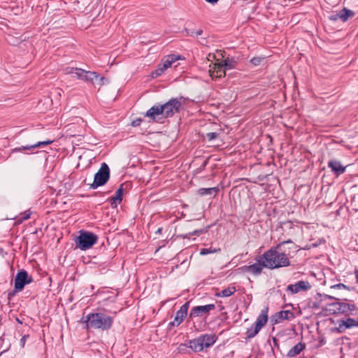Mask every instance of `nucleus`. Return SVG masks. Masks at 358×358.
<instances>
[{"mask_svg": "<svg viewBox=\"0 0 358 358\" xmlns=\"http://www.w3.org/2000/svg\"><path fill=\"white\" fill-rule=\"evenodd\" d=\"M31 214V212L30 210L24 211L17 217L16 222L20 224L23 221L28 220L30 217Z\"/></svg>", "mask_w": 358, "mask_h": 358, "instance_id": "nucleus-29", "label": "nucleus"}, {"mask_svg": "<svg viewBox=\"0 0 358 358\" xmlns=\"http://www.w3.org/2000/svg\"><path fill=\"white\" fill-rule=\"evenodd\" d=\"M187 347L191 348L193 351L197 352L203 350V348L202 345V343L199 337L190 340L188 342V344L186 345Z\"/></svg>", "mask_w": 358, "mask_h": 358, "instance_id": "nucleus-21", "label": "nucleus"}, {"mask_svg": "<svg viewBox=\"0 0 358 358\" xmlns=\"http://www.w3.org/2000/svg\"><path fill=\"white\" fill-rule=\"evenodd\" d=\"M220 249H212L211 248H202L200 250L199 253H200L201 255H208V254L220 251Z\"/></svg>", "mask_w": 358, "mask_h": 358, "instance_id": "nucleus-32", "label": "nucleus"}, {"mask_svg": "<svg viewBox=\"0 0 358 358\" xmlns=\"http://www.w3.org/2000/svg\"><path fill=\"white\" fill-rule=\"evenodd\" d=\"M265 263L261 255H259L257 259V262L253 264L244 266L242 269L244 272L251 273L254 275H259L262 273L264 268H265Z\"/></svg>", "mask_w": 358, "mask_h": 358, "instance_id": "nucleus-10", "label": "nucleus"}, {"mask_svg": "<svg viewBox=\"0 0 358 358\" xmlns=\"http://www.w3.org/2000/svg\"><path fill=\"white\" fill-rule=\"evenodd\" d=\"M29 337V334H26V335H24V336L21 338L20 343V346H21L22 348H24V346H25V343H26V341H27V338H28Z\"/></svg>", "mask_w": 358, "mask_h": 358, "instance_id": "nucleus-36", "label": "nucleus"}, {"mask_svg": "<svg viewBox=\"0 0 358 358\" xmlns=\"http://www.w3.org/2000/svg\"><path fill=\"white\" fill-rule=\"evenodd\" d=\"M110 178V169L106 163L101 164L99 171L95 173L94 181L90 185V188L95 189L104 185Z\"/></svg>", "mask_w": 358, "mask_h": 358, "instance_id": "nucleus-5", "label": "nucleus"}, {"mask_svg": "<svg viewBox=\"0 0 358 358\" xmlns=\"http://www.w3.org/2000/svg\"><path fill=\"white\" fill-rule=\"evenodd\" d=\"M33 282V278L29 275L27 271L20 269L16 274L15 278L14 292H21L26 285Z\"/></svg>", "mask_w": 358, "mask_h": 358, "instance_id": "nucleus-6", "label": "nucleus"}, {"mask_svg": "<svg viewBox=\"0 0 358 358\" xmlns=\"http://www.w3.org/2000/svg\"><path fill=\"white\" fill-rule=\"evenodd\" d=\"M268 320V308L263 309L261 313L257 317L254 325L259 329H262L267 322Z\"/></svg>", "mask_w": 358, "mask_h": 358, "instance_id": "nucleus-19", "label": "nucleus"}, {"mask_svg": "<svg viewBox=\"0 0 358 358\" xmlns=\"http://www.w3.org/2000/svg\"><path fill=\"white\" fill-rule=\"evenodd\" d=\"M313 307V308H319V305L317 303H314Z\"/></svg>", "mask_w": 358, "mask_h": 358, "instance_id": "nucleus-46", "label": "nucleus"}, {"mask_svg": "<svg viewBox=\"0 0 358 358\" xmlns=\"http://www.w3.org/2000/svg\"><path fill=\"white\" fill-rule=\"evenodd\" d=\"M355 278H356V282L358 284V269L355 270Z\"/></svg>", "mask_w": 358, "mask_h": 358, "instance_id": "nucleus-45", "label": "nucleus"}, {"mask_svg": "<svg viewBox=\"0 0 358 358\" xmlns=\"http://www.w3.org/2000/svg\"><path fill=\"white\" fill-rule=\"evenodd\" d=\"M338 19H340V11L336 14H334V15H331V16H329V20L331 21H336Z\"/></svg>", "mask_w": 358, "mask_h": 358, "instance_id": "nucleus-38", "label": "nucleus"}, {"mask_svg": "<svg viewBox=\"0 0 358 358\" xmlns=\"http://www.w3.org/2000/svg\"><path fill=\"white\" fill-rule=\"evenodd\" d=\"M306 347V345L303 343H298L294 347H292L288 352L287 356L289 357H294L299 355Z\"/></svg>", "mask_w": 358, "mask_h": 358, "instance_id": "nucleus-22", "label": "nucleus"}, {"mask_svg": "<svg viewBox=\"0 0 358 358\" xmlns=\"http://www.w3.org/2000/svg\"><path fill=\"white\" fill-rule=\"evenodd\" d=\"M199 337L201 339L203 349L212 346L217 339L215 334H203Z\"/></svg>", "mask_w": 358, "mask_h": 358, "instance_id": "nucleus-17", "label": "nucleus"}, {"mask_svg": "<svg viewBox=\"0 0 358 358\" xmlns=\"http://www.w3.org/2000/svg\"><path fill=\"white\" fill-rule=\"evenodd\" d=\"M264 59L262 57H253L250 59V62L255 66L260 64L261 62Z\"/></svg>", "mask_w": 358, "mask_h": 358, "instance_id": "nucleus-34", "label": "nucleus"}, {"mask_svg": "<svg viewBox=\"0 0 358 358\" xmlns=\"http://www.w3.org/2000/svg\"><path fill=\"white\" fill-rule=\"evenodd\" d=\"M203 230H195L193 232L190 233L191 235H199L203 233Z\"/></svg>", "mask_w": 358, "mask_h": 358, "instance_id": "nucleus-42", "label": "nucleus"}, {"mask_svg": "<svg viewBox=\"0 0 358 358\" xmlns=\"http://www.w3.org/2000/svg\"><path fill=\"white\" fill-rule=\"evenodd\" d=\"M358 327V318L346 317V318L338 320V327L336 331L338 333H343L347 329Z\"/></svg>", "mask_w": 358, "mask_h": 358, "instance_id": "nucleus-8", "label": "nucleus"}, {"mask_svg": "<svg viewBox=\"0 0 358 358\" xmlns=\"http://www.w3.org/2000/svg\"><path fill=\"white\" fill-rule=\"evenodd\" d=\"M294 318V314L291 310H281L278 312L274 315L272 316V321L274 323H279L282 320H291Z\"/></svg>", "mask_w": 358, "mask_h": 358, "instance_id": "nucleus-13", "label": "nucleus"}, {"mask_svg": "<svg viewBox=\"0 0 358 358\" xmlns=\"http://www.w3.org/2000/svg\"><path fill=\"white\" fill-rule=\"evenodd\" d=\"M331 288H334V289L344 288V289L349 290V288L345 285H344L343 283L334 285L331 286Z\"/></svg>", "mask_w": 358, "mask_h": 358, "instance_id": "nucleus-37", "label": "nucleus"}, {"mask_svg": "<svg viewBox=\"0 0 358 358\" xmlns=\"http://www.w3.org/2000/svg\"><path fill=\"white\" fill-rule=\"evenodd\" d=\"M98 241V236L95 234L81 230L80 235L76 238V247L82 250L91 248Z\"/></svg>", "mask_w": 358, "mask_h": 358, "instance_id": "nucleus-4", "label": "nucleus"}, {"mask_svg": "<svg viewBox=\"0 0 358 358\" xmlns=\"http://www.w3.org/2000/svg\"><path fill=\"white\" fill-rule=\"evenodd\" d=\"M64 71H65L66 74H73V75H75L74 77L80 80V78L82 77V73L80 72V71H83L82 69L73 68V67H66Z\"/></svg>", "mask_w": 358, "mask_h": 358, "instance_id": "nucleus-26", "label": "nucleus"}, {"mask_svg": "<svg viewBox=\"0 0 358 358\" xmlns=\"http://www.w3.org/2000/svg\"><path fill=\"white\" fill-rule=\"evenodd\" d=\"M95 84L94 86H98L100 87L101 86L108 83V80L103 76H101L97 74V78H95Z\"/></svg>", "mask_w": 358, "mask_h": 358, "instance_id": "nucleus-30", "label": "nucleus"}, {"mask_svg": "<svg viewBox=\"0 0 358 358\" xmlns=\"http://www.w3.org/2000/svg\"><path fill=\"white\" fill-rule=\"evenodd\" d=\"M355 13L346 8H343L340 10V20L343 22L348 21L350 18L354 17Z\"/></svg>", "mask_w": 358, "mask_h": 358, "instance_id": "nucleus-23", "label": "nucleus"}, {"mask_svg": "<svg viewBox=\"0 0 358 358\" xmlns=\"http://www.w3.org/2000/svg\"><path fill=\"white\" fill-rule=\"evenodd\" d=\"M261 329L255 327V325L252 326L250 328L248 329L245 334L248 338H252L255 337Z\"/></svg>", "mask_w": 358, "mask_h": 358, "instance_id": "nucleus-27", "label": "nucleus"}, {"mask_svg": "<svg viewBox=\"0 0 358 358\" xmlns=\"http://www.w3.org/2000/svg\"><path fill=\"white\" fill-rule=\"evenodd\" d=\"M123 185H121L116 191L115 196L109 199V201L112 208H116L122 201L123 196Z\"/></svg>", "mask_w": 358, "mask_h": 358, "instance_id": "nucleus-18", "label": "nucleus"}, {"mask_svg": "<svg viewBox=\"0 0 358 358\" xmlns=\"http://www.w3.org/2000/svg\"><path fill=\"white\" fill-rule=\"evenodd\" d=\"M236 62L233 59L227 58L222 64L224 69H232L235 68Z\"/></svg>", "mask_w": 358, "mask_h": 358, "instance_id": "nucleus-28", "label": "nucleus"}, {"mask_svg": "<svg viewBox=\"0 0 358 358\" xmlns=\"http://www.w3.org/2000/svg\"><path fill=\"white\" fill-rule=\"evenodd\" d=\"M236 287L234 286H229L226 289H222L220 292L217 293V296L220 297H228L231 296L236 292Z\"/></svg>", "mask_w": 358, "mask_h": 358, "instance_id": "nucleus-24", "label": "nucleus"}, {"mask_svg": "<svg viewBox=\"0 0 358 358\" xmlns=\"http://www.w3.org/2000/svg\"><path fill=\"white\" fill-rule=\"evenodd\" d=\"M141 122L142 120L141 118L136 119L131 122V125L133 127H138L141 124Z\"/></svg>", "mask_w": 358, "mask_h": 358, "instance_id": "nucleus-40", "label": "nucleus"}, {"mask_svg": "<svg viewBox=\"0 0 358 358\" xmlns=\"http://www.w3.org/2000/svg\"><path fill=\"white\" fill-rule=\"evenodd\" d=\"M311 288V285L308 281L300 280L294 284L289 285L287 290L292 294H296L301 291H308Z\"/></svg>", "mask_w": 358, "mask_h": 358, "instance_id": "nucleus-12", "label": "nucleus"}, {"mask_svg": "<svg viewBox=\"0 0 358 358\" xmlns=\"http://www.w3.org/2000/svg\"><path fill=\"white\" fill-rule=\"evenodd\" d=\"M189 307V301L185 303L176 312L173 321L169 323V327H178L187 315Z\"/></svg>", "mask_w": 358, "mask_h": 358, "instance_id": "nucleus-9", "label": "nucleus"}, {"mask_svg": "<svg viewBox=\"0 0 358 358\" xmlns=\"http://www.w3.org/2000/svg\"><path fill=\"white\" fill-rule=\"evenodd\" d=\"M219 192L218 187H210V188H200L198 190V193L201 196H205L207 194L215 196Z\"/></svg>", "mask_w": 358, "mask_h": 358, "instance_id": "nucleus-25", "label": "nucleus"}, {"mask_svg": "<svg viewBox=\"0 0 358 358\" xmlns=\"http://www.w3.org/2000/svg\"><path fill=\"white\" fill-rule=\"evenodd\" d=\"M296 246L290 239L282 241L271 247L262 255L265 268L275 269L290 265V250H294Z\"/></svg>", "mask_w": 358, "mask_h": 358, "instance_id": "nucleus-1", "label": "nucleus"}, {"mask_svg": "<svg viewBox=\"0 0 358 358\" xmlns=\"http://www.w3.org/2000/svg\"><path fill=\"white\" fill-rule=\"evenodd\" d=\"M212 79L221 78L225 76V69L222 64H214L213 69L209 70Z\"/></svg>", "mask_w": 358, "mask_h": 358, "instance_id": "nucleus-15", "label": "nucleus"}, {"mask_svg": "<svg viewBox=\"0 0 358 358\" xmlns=\"http://www.w3.org/2000/svg\"><path fill=\"white\" fill-rule=\"evenodd\" d=\"M95 78H97V73L94 71H89L86 82H90L94 85Z\"/></svg>", "mask_w": 358, "mask_h": 358, "instance_id": "nucleus-31", "label": "nucleus"}, {"mask_svg": "<svg viewBox=\"0 0 358 358\" xmlns=\"http://www.w3.org/2000/svg\"><path fill=\"white\" fill-rule=\"evenodd\" d=\"M182 97L172 98L164 104L153 106L146 112L145 116L152 120H155L159 115L164 118L171 117L182 109Z\"/></svg>", "mask_w": 358, "mask_h": 358, "instance_id": "nucleus-2", "label": "nucleus"}, {"mask_svg": "<svg viewBox=\"0 0 358 358\" xmlns=\"http://www.w3.org/2000/svg\"><path fill=\"white\" fill-rule=\"evenodd\" d=\"M81 322L86 324L87 329H101L103 331L109 329L113 324L112 317L103 313H90L86 317H83Z\"/></svg>", "mask_w": 358, "mask_h": 358, "instance_id": "nucleus-3", "label": "nucleus"}, {"mask_svg": "<svg viewBox=\"0 0 358 358\" xmlns=\"http://www.w3.org/2000/svg\"><path fill=\"white\" fill-rule=\"evenodd\" d=\"M205 1L211 4H215L219 1V0H205Z\"/></svg>", "mask_w": 358, "mask_h": 358, "instance_id": "nucleus-43", "label": "nucleus"}, {"mask_svg": "<svg viewBox=\"0 0 358 358\" xmlns=\"http://www.w3.org/2000/svg\"><path fill=\"white\" fill-rule=\"evenodd\" d=\"M219 134L217 132H209L206 135V138L210 141L217 138Z\"/></svg>", "mask_w": 358, "mask_h": 358, "instance_id": "nucleus-33", "label": "nucleus"}, {"mask_svg": "<svg viewBox=\"0 0 358 358\" xmlns=\"http://www.w3.org/2000/svg\"><path fill=\"white\" fill-rule=\"evenodd\" d=\"M181 59V56L179 55H169L164 57L160 64L162 66L164 69H167L171 67L173 64Z\"/></svg>", "mask_w": 358, "mask_h": 358, "instance_id": "nucleus-16", "label": "nucleus"}, {"mask_svg": "<svg viewBox=\"0 0 358 358\" xmlns=\"http://www.w3.org/2000/svg\"><path fill=\"white\" fill-rule=\"evenodd\" d=\"M328 167L331 169V171L337 176L343 174L346 169V166H344L338 160H330L328 162Z\"/></svg>", "mask_w": 358, "mask_h": 358, "instance_id": "nucleus-14", "label": "nucleus"}, {"mask_svg": "<svg viewBox=\"0 0 358 358\" xmlns=\"http://www.w3.org/2000/svg\"><path fill=\"white\" fill-rule=\"evenodd\" d=\"M202 34H203V30H202V29H199V30H197V31L194 33V34H195L196 36H200V35H201Z\"/></svg>", "mask_w": 358, "mask_h": 358, "instance_id": "nucleus-44", "label": "nucleus"}, {"mask_svg": "<svg viewBox=\"0 0 358 358\" xmlns=\"http://www.w3.org/2000/svg\"><path fill=\"white\" fill-rule=\"evenodd\" d=\"M80 72L82 73V77H81L80 80L86 81L87 79V76H88L89 71H85L83 69V71H80Z\"/></svg>", "mask_w": 358, "mask_h": 358, "instance_id": "nucleus-39", "label": "nucleus"}, {"mask_svg": "<svg viewBox=\"0 0 358 358\" xmlns=\"http://www.w3.org/2000/svg\"><path fill=\"white\" fill-rule=\"evenodd\" d=\"M164 71H166V69H164L162 68V66L159 64L158 65V68L157 69H156L155 72L154 73L155 74V76H161L164 72Z\"/></svg>", "mask_w": 358, "mask_h": 358, "instance_id": "nucleus-35", "label": "nucleus"}, {"mask_svg": "<svg viewBox=\"0 0 358 358\" xmlns=\"http://www.w3.org/2000/svg\"><path fill=\"white\" fill-rule=\"evenodd\" d=\"M53 142V141H39L34 145H27V146H22L20 148H16L13 150V152H21L22 150H31L34 148H38L41 146H45L51 144Z\"/></svg>", "mask_w": 358, "mask_h": 358, "instance_id": "nucleus-20", "label": "nucleus"}, {"mask_svg": "<svg viewBox=\"0 0 358 358\" xmlns=\"http://www.w3.org/2000/svg\"><path fill=\"white\" fill-rule=\"evenodd\" d=\"M184 31L186 32L187 35H188V36H194V33L195 32L193 30H191V29H185Z\"/></svg>", "mask_w": 358, "mask_h": 358, "instance_id": "nucleus-41", "label": "nucleus"}, {"mask_svg": "<svg viewBox=\"0 0 358 358\" xmlns=\"http://www.w3.org/2000/svg\"><path fill=\"white\" fill-rule=\"evenodd\" d=\"M161 231H162V229H159L157 230V232H158V233H159Z\"/></svg>", "mask_w": 358, "mask_h": 358, "instance_id": "nucleus-47", "label": "nucleus"}, {"mask_svg": "<svg viewBox=\"0 0 358 358\" xmlns=\"http://www.w3.org/2000/svg\"><path fill=\"white\" fill-rule=\"evenodd\" d=\"M215 304L210 303L205 306H197L193 307L189 313V317L194 318L207 315L210 311L215 310Z\"/></svg>", "mask_w": 358, "mask_h": 358, "instance_id": "nucleus-11", "label": "nucleus"}, {"mask_svg": "<svg viewBox=\"0 0 358 358\" xmlns=\"http://www.w3.org/2000/svg\"><path fill=\"white\" fill-rule=\"evenodd\" d=\"M332 306L335 307L334 312H338L345 315L346 317L348 316H356L358 315V308L354 303H345V302H336L331 304Z\"/></svg>", "mask_w": 358, "mask_h": 358, "instance_id": "nucleus-7", "label": "nucleus"}]
</instances>
